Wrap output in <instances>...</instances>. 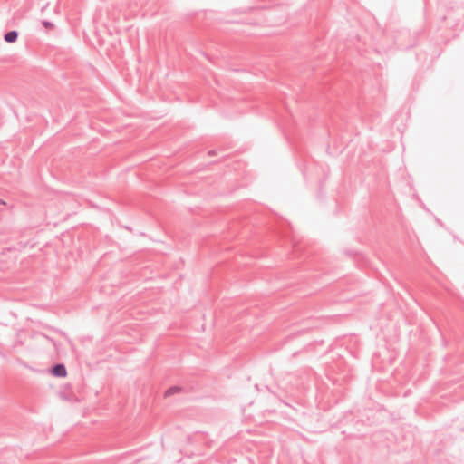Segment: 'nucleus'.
Wrapping results in <instances>:
<instances>
[{"label":"nucleus","mask_w":464,"mask_h":464,"mask_svg":"<svg viewBox=\"0 0 464 464\" xmlns=\"http://www.w3.org/2000/svg\"><path fill=\"white\" fill-rule=\"evenodd\" d=\"M51 373L59 378H63L67 375V370L63 363H56L51 369Z\"/></svg>","instance_id":"nucleus-1"},{"label":"nucleus","mask_w":464,"mask_h":464,"mask_svg":"<svg viewBox=\"0 0 464 464\" xmlns=\"http://www.w3.org/2000/svg\"><path fill=\"white\" fill-rule=\"evenodd\" d=\"M18 35H19V34L15 30L8 31L7 33L5 34L4 40L6 43L13 44L17 41Z\"/></svg>","instance_id":"nucleus-2"},{"label":"nucleus","mask_w":464,"mask_h":464,"mask_svg":"<svg viewBox=\"0 0 464 464\" xmlns=\"http://www.w3.org/2000/svg\"><path fill=\"white\" fill-rule=\"evenodd\" d=\"M182 390V387L180 386H178V385H174V386H171L169 387L166 392H165V397H169L173 394H176L179 392H181Z\"/></svg>","instance_id":"nucleus-3"},{"label":"nucleus","mask_w":464,"mask_h":464,"mask_svg":"<svg viewBox=\"0 0 464 464\" xmlns=\"http://www.w3.org/2000/svg\"><path fill=\"white\" fill-rule=\"evenodd\" d=\"M42 24H43V26H44V28H46V29H52V28H53V26H54V25H53V24L52 22L47 21V20H44V21L42 22Z\"/></svg>","instance_id":"nucleus-4"},{"label":"nucleus","mask_w":464,"mask_h":464,"mask_svg":"<svg viewBox=\"0 0 464 464\" xmlns=\"http://www.w3.org/2000/svg\"><path fill=\"white\" fill-rule=\"evenodd\" d=\"M208 154H209V155H213V154H214V151H213V150H210V151L208 152Z\"/></svg>","instance_id":"nucleus-5"},{"label":"nucleus","mask_w":464,"mask_h":464,"mask_svg":"<svg viewBox=\"0 0 464 464\" xmlns=\"http://www.w3.org/2000/svg\"><path fill=\"white\" fill-rule=\"evenodd\" d=\"M0 204H4V205H5V201H3V200L0 198Z\"/></svg>","instance_id":"nucleus-6"}]
</instances>
